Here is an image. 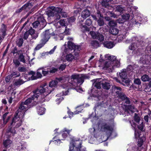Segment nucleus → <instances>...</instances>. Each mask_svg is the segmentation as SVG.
Returning <instances> with one entry per match:
<instances>
[{
    "instance_id": "nucleus-1",
    "label": "nucleus",
    "mask_w": 151,
    "mask_h": 151,
    "mask_svg": "<svg viewBox=\"0 0 151 151\" xmlns=\"http://www.w3.org/2000/svg\"><path fill=\"white\" fill-rule=\"evenodd\" d=\"M131 123V126L134 130V136L136 139L138 138V146L140 147L143 144L144 142L146 139V137L144 134H141V131H139L137 129V126L138 125L136 123L133 121L132 123L131 121L130 122Z\"/></svg>"
},
{
    "instance_id": "nucleus-2",
    "label": "nucleus",
    "mask_w": 151,
    "mask_h": 151,
    "mask_svg": "<svg viewBox=\"0 0 151 151\" xmlns=\"http://www.w3.org/2000/svg\"><path fill=\"white\" fill-rule=\"evenodd\" d=\"M87 76L84 74L80 75L73 74L70 76V83L72 85L78 86L79 84H82L84 81V79L87 78Z\"/></svg>"
},
{
    "instance_id": "nucleus-3",
    "label": "nucleus",
    "mask_w": 151,
    "mask_h": 151,
    "mask_svg": "<svg viewBox=\"0 0 151 151\" xmlns=\"http://www.w3.org/2000/svg\"><path fill=\"white\" fill-rule=\"evenodd\" d=\"M32 99L31 98H28L25 101L22 102L20 104L19 107V109L17 110L15 113L17 115H18L19 113L24 115L25 112L28 109V105L30 104L32 101Z\"/></svg>"
},
{
    "instance_id": "nucleus-4",
    "label": "nucleus",
    "mask_w": 151,
    "mask_h": 151,
    "mask_svg": "<svg viewBox=\"0 0 151 151\" xmlns=\"http://www.w3.org/2000/svg\"><path fill=\"white\" fill-rule=\"evenodd\" d=\"M19 119V118L18 115L15 114H14V117L12 119L11 122L9 123L8 126V128L7 129L8 132H10L13 134H15L16 133V130L15 129V127H14V125L15 123Z\"/></svg>"
},
{
    "instance_id": "nucleus-5",
    "label": "nucleus",
    "mask_w": 151,
    "mask_h": 151,
    "mask_svg": "<svg viewBox=\"0 0 151 151\" xmlns=\"http://www.w3.org/2000/svg\"><path fill=\"white\" fill-rule=\"evenodd\" d=\"M55 35V33L54 32H51L49 29L46 30L43 32L41 34L40 42L43 44H45L51 36Z\"/></svg>"
},
{
    "instance_id": "nucleus-6",
    "label": "nucleus",
    "mask_w": 151,
    "mask_h": 151,
    "mask_svg": "<svg viewBox=\"0 0 151 151\" xmlns=\"http://www.w3.org/2000/svg\"><path fill=\"white\" fill-rule=\"evenodd\" d=\"M47 23L45 19L43 16H41L37 18V20L32 24L33 27L34 28H37L39 25L42 28H44L46 25Z\"/></svg>"
},
{
    "instance_id": "nucleus-7",
    "label": "nucleus",
    "mask_w": 151,
    "mask_h": 151,
    "mask_svg": "<svg viewBox=\"0 0 151 151\" xmlns=\"http://www.w3.org/2000/svg\"><path fill=\"white\" fill-rule=\"evenodd\" d=\"M68 45L69 49L71 50H73L74 54L75 56L78 55L81 47V46L75 45L74 43L70 41L68 42Z\"/></svg>"
},
{
    "instance_id": "nucleus-8",
    "label": "nucleus",
    "mask_w": 151,
    "mask_h": 151,
    "mask_svg": "<svg viewBox=\"0 0 151 151\" xmlns=\"http://www.w3.org/2000/svg\"><path fill=\"white\" fill-rule=\"evenodd\" d=\"M33 105L36 106V108L37 113L42 115L45 113V109L42 106V102L41 101H37L34 102Z\"/></svg>"
},
{
    "instance_id": "nucleus-9",
    "label": "nucleus",
    "mask_w": 151,
    "mask_h": 151,
    "mask_svg": "<svg viewBox=\"0 0 151 151\" xmlns=\"http://www.w3.org/2000/svg\"><path fill=\"white\" fill-rule=\"evenodd\" d=\"M52 9L55 10L56 14H60L62 17H67V13L63 11V9L62 7H57L51 6Z\"/></svg>"
},
{
    "instance_id": "nucleus-10",
    "label": "nucleus",
    "mask_w": 151,
    "mask_h": 151,
    "mask_svg": "<svg viewBox=\"0 0 151 151\" xmlns=\"http://www.w3.org/2000/svg\"><path fill=\"white\" fill-rule=\"evenodd\" d=\"M32 3L28 2L23 5L21 8L17 9L15 13L17 14L19 13L23 10L27 12L32 7Z\"/></svg>"
},
{
    "instance_id": "nucleus-11",
    "label": "nucleus",
    "mask_w": 151,
    "mask_h": 151,
    "mask_svg": "<svg viewBox=\"0 0 151 151\" xmlns=\"http://www.w3.org/2000/svg\"><path fill=\"white\" fill-rule=\"evenodd\" d=\"M45 89L43 87L40 86L35 90V92L36 93H37L40 95L41 94L44 93V95L45 96H47L48 94L50 93L54 90V88H52V90H48L47 92H45Z\"/></svg>"
},
{
    "instance_id": "nucleus-12",
    "label": "nucleus",
    "mask_w": 151,
    "mask_h": 151,
    "mask_svg": "<svg viewBox=\"0 0 151 151\" xmlns=\"http://www.w3.org/2000/svg\"><path fill=\"white\" fill-rule=\"evenodd\" d=\"M119 76L122 80V81L126 84H129V81L127 78V73L125 70H122L119 72Z\"/></svg>"
},
{
    "instance_id": "nucleus-13",
    "label": "nucleus",
    "mask_w": 151,
    "mask_h": 151,
    "mask_svg": "<svg viewBox=\"0 0 151 151\" xmlns=\"http://www.w3.org/2000/svg\"><path fill=\"white\" fill-rule=\"evenodd\" d=\"M90 33L93 38L98 40L100 42L104 40V36L100 32L91 31Z\"/></svg>"
},
{
    "instance_id": "nucleus-14",
    "label": "nucleus",
    "mask_w": 151,
    "mask_h": 151,
    "mask_svg": "<svg viewBox=\"0 0 151 151\" xmlns=\"http://www.w3.org/2000/svg\"><path fill=\"white\" fill-rule=\"evenodd\" d=\"M73 146L76 147L77 151H86V148L81 146L82 142L80 140L76 141Z\"/></svg>"
},
{
    "instance_id": "nucleus-15",
    "label": "nucleus",
    "mask_w": 151,
    "mask_h": 151,
    "mask_svg": "<svg viewBox=\"0 0 151 151\" xmlns=\"http://www.w3.org/2000/svg\"><path fill=\"white\" fill-rule=\"evenodd\" d=\"M103 44L104 47L108 49H111L115 45L114 42L110 41H104Z\"/></svg>"
},
{
    "instance_id": "nucleus-16",
    "label": "nucleus",
    "mask_w": 151,
    "mask_h": 151,
    "mask_svg": "<svg viewBox=\"0 0 151 151\" xmlns=\"http://www.w3.org/2000/svg\"><path fill=\"white\" fill-rule=\"evenodd\" d=\"M91 14V12L90 11L86 8L83 10L82 12L81 16L83 18L85 19L87 17L90 16Z\"/></svg>"
},
{
    "instance_id": "nucleus-17",
    "label": "nucleus",
    "mask_w": 151,
    "mask_h": 151,
    "mask_svg": "<svg viewBox=\"0 0 151 151\" xmlns=\"http://www.w3.org/2000/svg\"><path fill=\"white\" fill-rule=\"evenodd\" d=\"M103 128L104 130L109 131V135L111 136L113 130V129L112 127L106 123H105L103 126Z\"/></svg>"
},
{
    "instance_id": "nucleus-18",
    "label": "nucleus",
    "mask_w": 151,
    "mask_h": 151,
    "mask_svg": "<svg viewBox=\"0 0 151 151\" xmlns=\"http://www.w3.org/2000/svg\"><path fill=\"white\" fill-rule=\"evenodd\" d=\"M91 16L93 19L95 20H97V18L103 17V15L102 14L101 12L99 10H97L95 14H92L91 15Z\"/></svg>"
},
{
    "instance_id": "nucleus-19",
    "label": "nucleus",
    "mask_w": 151,
    "mask_h": 151,
    "mask_svg": "<svg viewBox=\"0 0 151 151\" xmlns=\"http://www.w3.org/2000/svg\"><path fill=\"white\" fill-rule=\"evenodd\" d=\"M130 15L129 14H126L125 15H122V20L121 19H118V22L119 23H122L125 21L129 19Z\"/></svg>"
},
{
    "instance_id": "nucleus-20",
    "label": "nucleus",
    "mask_w": 151,
    "mask_h": 151,
    "mask_svg": "<svg viewBox=\"0 0 151 151\" xmlns=\"http://www.w3.org/2000/svg\"><path fill=\"white\" fill-rule=\"evenodd\" d=\"M137 37H134L132 39L133 41H135V42L136 43V46L137 47L139 46L141 47L143 46L144 45L143 41L142 40H137Z\"/></svg>"
},
{
    "instance_id": "nucleus-21",
    "label": "nucleus",
    "mask_w": 151,
    "mask_h": 151,
    "mask_svg": "<svg viewBox=\"0 0 151 151\" xmlns=\"http://www.w3.org/2000/svg\"><path fill=\"white\" fill-rule=\"evenodd\" d=\"M115 27H110L109 29V32L113 35H117L119 32V29Z\"/></svg>"
},
{
    "instance_id": "nucleus-22",
    "label": "nucleus",
    "mask_w": 151,
    "mask_h": 151,
    "mask_svg": "<svg viewBox=\"0 0 151 151\" xmlns=\"http://www.w3.org/2000/svg\"><path fill=\"white\" fill-rule=\"evenodd\" d=\"M113 91L117 95L122 91V89L120 87L116 86H113L112 88Z\"/></svg>"
},
{
    "instance_id": "nucleus-23",
    "label": "nucleus",
    "mask_w": 151,
    "mask_h": 151,
    "mask_svg": "<svg viewBox=\"0 0 151 151\" xmlns=\"http://www.w3.org/2000/svg\"><path fill=\"white\" fill-rule=\"evenodd\" d=\"M101 85L103 88L105 89L108 90L111 87V85H110V83L106 82L104 81L101 83Z\"/></svg>"
},
{
    "instance_id": "nucleus-24",
    "label": "nucleus",
    "mask_w": 151,
    "mask_h": 151,
    "mask_svg": "<svg viewBox=\"0 0 151 151\" xmlns=\"http://www.w3.org/2000/svg\"><path fill=\"white\" fill-rule=\"evenodd\" d=\"M50 9L48 10L46 14L48 16V17H53L56 14L55 12V10L52 9L51 6L49 7Z\"/></svg>"
},
{
    "instance_id": "nucleus-25",
    "label": "nucleus",
    "mask_w": 151,
    "mask_h": 151,
    "mask_svg": "<svg viewBox=\"0 0 151 151\" xmlns=\"http://www.w3.org/2000/svg\"><path fill=\"white\" fill-rule=\"evenodd\" d=\"M41 70H42V69L40 68L37 71L36 73V76H34V75L32 76L31 77V79L32 80H36L37 78H41L42 77V75L41 74V72H39V71Z\"/></svg>"
},
{
    "instance_id": "nucleus-26",
    "label": "nucleus",
    "mask_w": 151,
    "mask_h": 151,
    "mask_svg": "<svg viewBox=\"0 0 151 151\" xmlns=\"http://www.w3.org/2000/svg\"><path fill=\"white\" fill-rule=\"evenodd\" d=\"M125 109V111H130L131 112H134V107L132 105H124Z\"/></svg>"
},
{
    "instance_id": "nucleus-27",
    "label": "nucleus",
    "mask_w": 151,
    "mask_h": 151,
    "mask_svg": "<svg viewBox=\"0 0 151 151\" xmlns=\"http://www.w3.org/2000/svg\"><path fill=\"white\" fill-rule=\"evenodd\" d=\"M18 116L19 118V119L16 122H17V123L16 124V126L15 127L17 128L19 127L22 125V121L21 120H20V119L22 117H22L23 118L24 116V115L23 116V114H22V113L21 114L19 113L18 114Z\"/></svg>"
},
{
    "instance_id": "nucleus-28",
    "label": "nucleus",
    "mask_w": 151,
    "mask_h": 151,
    "mask_svg": "<svg viewBox=\"0 0 151 151\" xmlns=\"http://www.w3.org/2000/svg\"><path fill=\"white\" fill-rule=\"evenodd\" d=\"M63 133L62 134V137L63 138V139H62V140H64L68 136L70 132V130H67L66 128H64L63 130Z\"/></svg>"
},
{
    "instance_id": "nucleus-29",
    "label": "nucleus",
    "mask_w": 151,
    "mask_h": 151,
    "mask_svg": "<svg viewBox=\"0 0 151 151\" xmlns=\"http://www.w3.org/2000/svg\"><path fill=\"white\" fill-rule=\"evenodd\" d=\"M12 142V141L9 139H7L3 142V145L5 147L8 148L10 147Z\"/></svg>"
},
{
    "instance_id": "nucleus-30",
    "label": "nucleus",
    "mask_w": 151,
    "mask_h": 151,
    "mask_svg": "<svg viewBox=\"0 0 151 151\" xmlns=\"http://www.w3.org/2000/svg\"><path fill=\"white\" fill-rule=\"evenodd\" d=\"M91 46L93 48H96L99 47V42L96 40H93L91 41Z\"/></svg>"
},
{
    "instance_id": "nucleus-31",
    "label": "nucleus",
    "mask_w": 151,
    "mask_h": 151,
    "mask_svg": "<svg viewBox=\"0 0 151 151\" xmlns=\"http://www.w3.org/2000/svg\"><path fill=\"white\" fill-rule=\"evenodd\" d=\"M83 109V106L82 105H80L77 106L76 107V110L73 112H72V114H78L80 113L82 111Z\"/></svg>"
},
{
    "instance_id": "nucleus-32",
    "label": "nucleus",
    "mask_w": 151,
    "mask_h": 151,
    "mask_svg": "<svg viewBox=\"0 0 151 151\" xmlns=\"http://www.w3.org/2000/svg\"><path fill=\"white\" fill-rule=\"evenodd\" d=\"M141 79L143 82L149 81L150 79L149 76L147 74H144L141 76Z\"/></svg>"
},
{
    "instance_id": "nucleus-33",
    "label": "nucleus",
    "mask_w": 151,
    "mask_h": 151,
    "mask_svg": "<svg viewBox=\"0 0 151 151\" xmlns=\"http://www.w3.org/2000/svg\"><path fill=\"white\" fill-rule=\"evenodd\" d=\"M101 81H96L93 83V85L96 87V88L99 89L101 88Z\"/></svg>"
},
{
    "instance_id": "nucleus-34",
    "label": "nucleus",
    "mask_w": 151,
    "mask_h": 151,
    "mask_svg": "<svg viewBox=\"0 0 151 151\" xmlns=\"http://www.w3.org/2000/svg\"><path fill=\"white\" fill-rule=\"evenodd\" d=\"M108 25L110 27H116L117 22L116 21L114 20H111L109 21Z\"/></svg>"
},
{
    "instance_id": "nucleus-35",
    "label": "nucleus",
    "mask_w": 151,
    "mask_h": 151,
    "mask_svg": "<svg viewBox=\"0 0 151 151\" xmlns=\"http://www.w3.org/2000/svg\"><path fill=\"white\" fill-rule=\"evenodd\" d=\"M117 95L119 98L121 99L122 101L125 100L126 98V95L124 93L122 92L120 93Z\"/></svg>"
},
{
    "instance_id": "nucleus-36",
    "label": "nucleus",
    "mask_w": 151,
    "mask_h": 151,
    "mask_svg": "<svg viewBox=\"0 0 151 151\" xmlns=\"http://www.w3.org/2000/svg\"><path fill=\"white\" fill-rule=\"evenodd\" d=\"M65 58L67 61H71L74 59V56L73 55L69 54L66 55Z\"/></svg>"
},
{
    "instance_id": "nucleus-37",
    "label": "nucleus",
    "mask_w": 151,
    "mask_h": 151,
    "mask_svg": "<svg viewBox=\"0 0 151 151\" xmlns=\"http://www.w3.org/2000/svg\"><path fill=\"white\" fill-rule=\"evenodd\" d=\"M33 93L34 94L31 98H32V100H33L34 101V102H36V101H35V100H37L39 96V95L37 93H36L35 92V91H33Z\"/></svg>"
},
{
    "instance_id": "nucleus-38",
    "label": "nucleus",
    "mask_w": 151,
    "mask_h": 151,
    "mask_svg": "<svg viewBox=\"0 0 151 151\" xmlns=\"http://www.w3.org/2000/svg\"><path fill=\"white\" fill-rule=\"evenodd\" d=\"M81 30L84 33L89 31V29L86 25H83L81 27Z\"/></svg>"
},
{
    "instance_id": "nucleus-39",
    "label": "nucleus",
    "mask_w": 151,
    "mask_h": 151,
    "mask_svg": "<svg viewBox=\"0 0 151 151\" xmlns=\"http://www.w3.org/2000/svg\"><path fill=\"white\" fill-rule=\"evenodd\" d=\"M18 59L20 61L24 63H26L24 56L22 53L20 54V55H19Z\"/></svg>"
},
{
    "instance_id": "nucleus-40",
    "label": "nucleus",
    "mask_w": 151,
    "mask_h": 151,
    "mask_svg": "<svg viewBox=\"0 0 151 151\" xmlns=\"http://www.w3.org/2000/svg\"><path fill=\"white\" fill-rule=\"evenodd\" d=\"M58 82L56 81H54L50 82L49 86L51 88L55 87L58 84Z\"/></svg>"
},
{
    "instance_id": "nucleus-41",
    "label": "nucleus",
    "mask_w": 151,
    "mask_h": 151,
    "mask_svg": "<svg viewBox=\"0 0 151 151\" xmlns=\"http://www.w3.org/2000/svg\"><path fill=\"white\" fill-rule=\"evenodd\" d=\"M24 83V81L22 80L19 79V80L15 81L14 83L15 86H20L23 84Z\"/></svg>"
},
{
    "instance_id": "nucleus-42",
    "label": "nucleus",
    "mask_w": 151,
    "mask_h": 151,
    "mask_svg": "<svg viewBox=\"0 0 151 151\" xmlns=\"http://www.w3.org/2000/svg\"><path fill=\"white\" fill-rule=\"evenodd\" d=\"M134 121L137 123H139L140 120V118L139 116L138 115L137 113L134 114Z\"/></svg>"
},
{
    "instance_id": "nucleus-43",
    "label": "nucleus",
    "mask_w": 151,
    "mask_h": 151,
    "mask_svg": "<svg viewBox=\"0 0 151 151\" xmlns=\"http://www.w3.org/2000/svg\"><path fill=\"white\" fill-rule=\"evenodd\" d=\"M101 4L102 6L106 8H108L109 7V5L108 3H106V2L105 1H104V0H102Z\"/></svg>"
},
{
    "instance_id": "nucleus-44",
    "label": "nucleus",
    "mask_w": 151,
    "mask_h": 151,
    "mask_svg": "<svg viewBox=\"0 0 151 151\" xmlns=\"http://www.w3.org/2000/svg\"><path fill=\"white\" fill-rule=\"evenodd\" d=\"M98 24L100 26H103L104 24V20L102 19L99 18V19L97 20Z\"/></svg>"
},
{
    "instance_id": "nucleus-45",
    "label": "nucleus",
    "mask_w": 151,
    "mask_h": 151,
    "mask_svg": "<svg viewBox=\"0 0 151 151\" xmlns=\"http://www.w3.org/2000/svg\"><path fill=\"white\" fill-rule=\"evenodd\" d=\"M138 128V129L139 131H141V133L142 132L143 130L144 129V125L143 124V122H142L139 125H138L137 126V127Z\"/></svg>"
},
{
    "instance_id": "nucleus-46",
    "label": "nucleus",
    "mask_w": 151,
    "mask_h": 151,
    "mask_svg": "<svg viewBox=\"0 0 151 151\" xmlns=\"http://www.w3.org/2000/svg\"><path fill=\"white\" fill-rule=\"evenodd\" d=\"M134 83L135 84L140 85L141 83V82L139 78H135L134 81Z\"/></svg>"
},
{
    "instance_id": "nucleus-47",
    "label": "nucleus",
    "mask_w": 151,
    "mask_h": 151,
    "mask_svg": "<svg viewBox=\"0 0 151 151\" xmlns=\"http://www.w3.org/2000/svg\"><path fill=\"white\" fill-rule=\"evenodd\" d=\"M146 57V55L143 56L140 58L139 61L142 64H144L146 63V60L145 57Z\"/></svg>"
},
{
    "instance_id": "nucleus-48",
    "label": "nucleus",
    "mask_w": 151,
    "mask_h": 151,
    "mask_svg": "<svg viewBox=\"0 0 151 151\" xmlns=\"http://www.w3.org/2000/svg\"><path fill=\"white\" fill-rule=\"evenodd\" d=\"M55 137H54L52 140L50 141V142L52 141L54 142V143L57 145L60 144L61 143V140L60 139H57L56 140H55Z\"/></svg>"
},
{
    "instance_id": "nucleus-49",
    "label": "nucleus",
    "mask_w": 151,
    "mask_h": 151,
    "mask_svg": "<svg viewBox=\"0 0 151 151\" xmlns=\"http://www.w3.org/2000/svg\"><path fill=\"white\" fill-rule=\"evenodd\" d=\"M23 43V39L22 38H20L19 39V41H18V42L17 43V45L19 47H21L22 46Z\"/></svg>"
},
{
    "instance_id": "nucleus-50",
    "label": "nucleus",
    "mask_w": 151,
    "mask_h": 151,
    "mask_svg": "<svg viewBox=\"0 0 151 151\" xmlns=\"http://www.w3.org/2000/svg\"><path fill=\"white\" fill-rule=\"evenodd\" d=\"M66 65L65 63L61 64L60 67L58 68V69L59 70H61V71H63L66 68Z\"/></svg>"
},
{
    "instance_id": "nucleus-51",
    "label": "nucleus",
    "mask_w": 151,
    "mask_h": 151,
    "mask_svg": "<svg viewBox=\"0 0 151 151\" xmlns=\"http://www.w3.org/2000/svg\"><path fill=\"white\" fill-rule=\"evenodd\" d=\"M13 63L15 65L16 68L18 67L20 64V63L19 61L17 59H16L13 60Z\"/></svg>"
},
{
    "instance_id": "nucleus-52",
    "label": "nucleus",
    "mask_w": 151,
    "mask_h": 151,
    "mask_svg": "<svg viewBox=\"0 0 151 151\" xmlns=\"http://www.w3.org/2000/svg\"><path fill=\"white\" fill-rule=\"evenodd\" d=\"M18 70L21 72H25L27 70L26 68L24 67H19L18 68Z\"/></svg>"
},
{
    "instance_id": "nucleus-53",
    "label": "nucleus",
    "mask_w": 151,
    "mask_h": 151,
    "mask_svg": "<svg viewBox=\"0 0 151 151\" xmlns=\"http://www.w3.org/2000/svg\"><path fill=\"white\" fill-rule=\"evenodd\" d=\"M45 44H43L42 43H41L40 44H38L36 46V47L35 48V50H37L40 49L41 48H42L44 45Z\"/></svg>"
},
{
    "instance_id": "nucleus-54",
    "label": "nucleus",
    "mask_w": 151,
    "mask_h": 151,
    "mask_svg": "<svg viewBox=\"0 0 151 151\" xmlns=\"http://www.w3.org/2000/svg\"><path fill=\"white\" fill-rule=\"evenodd\" d=\"M29 35H32L35 33V30L32 27H30L29 29L27 31Z\"/></svg>"
},
{
    "instance_id": "nucleus-55",
    "label": "nucleus",
    "mask_w": 151,
    "mask_h": 151,
    "mask_svg": "<svg viewBox=\"0 0 151 151\" xmlns=\"http://www.w3.org/2000/svg\"><path fill=\"white\" fill-rule=\"evenodd\" d=\"M116 10L117 11L120 13L122 12L124 10V8L120 5L116 7Z\"/></svg>"
},
{
    "instance_id": "nucleus-56",
    "label": "nucleus",
    "mask_w": 151,
    "mask_h": 151,
    "mask_svg": "<svg viewBox=\"0 0 151 151\" xmlns=\"http://www.w3.org/2000/svg\"><path fill=\"white\" fill-rule=\"evenodd\" d=\"M136 43L135 42H133L131 45L129 47V48L131 50H134L135 48V46H136Z\"/></svg>"
},
{
    "instance_id": "nucleus-57",
    "label": "nucleus",
    "mask_w": 151,
    "mask_h": 151,
    "mask_svg": "<svg viewBox=\"0 0 151 151\" xmlns=\"http://www.w3.org/2000/svg\"><path fill=\"white\" fill-rule=\"evenodd\" d=\"M92 21L90 19H87L86 21V24L88 26H90L92 24Z\"/></svg>"
},
{
    "instance_id": "nucleus-58",
    "label": "nucleus",
    "mask_w": 151,
    "mask_h": 151,
    "mask_svg": "<svg viewBox=\"0 0 151 151\" xmlns=\"http://www.w3.org/2000/svg\"><path fill=\"white\" fill-rule=\"evenodd\" d=\"M13 77L14 76H15L14 77H19L20 76V73L18 74V72L17 71L13 72L11 73Z\"/></svg>"
},
{
    "instance_id": "nucleus-59",
    "label": "nucleus",
    "mask_w": 151,
    "mask_h": 151,
    "mask_svg": "<svg viewBox=\"0 0 151 151\" xmlns=\"http://www.w3.org/2000/svg\"><path fill=\"white\" fill-rule=\"evenodd\" d=\"M58 71V68H55L54 67H52L51 68V69L49 71L50 73H55L57 72Z\"/></svg>"
},
{
    "instance_id": "nucleus-60",
    "label": "nucleus",
    "mask_w": 151,
    "mask_h": 151,
    "mask_svg": "<svg viewBox=\"0 0 151 151\" xmlns=\"http://www.w3.org/2000/svg\"><path fill=\"white\" fill-rule=\"evenodd\" d=\"M116 58V57L115 56H109L108 59L111 62L114 61Z\"/></svg>"
},
{
    "instance_id": "nucleus-61",
    "label": "nucleus",
    "mask_w": 151,
    "mask_h": 151,
    "mask_svg": "<svg viewBox=\"0 0 151 151\" xmlns=\"http://www.w3.org/2000/svg\"><path fill=\"white\" fill-rule=\"evenodd\" d=\"M11 116H9L7 117L6 119H5L4 120H3L4 121V124L5 125H6L7 123L9 122V120L11 119Z\"/></svg>"
},
{
    "instance_id": "nucleus-62",
    "label": "nucleus",
    "mask_w": 151,
    "mask_h": 151,
    "mask_svg": "<svg viewBox=\"0 0 151 151\" xmlns=\"http://www.w3.org/2000/svg\"><path fill=\"white\" fill-rule=\"evenodd\" d=\"M7 27L6 25L4 24H2V26L1 29V32L6 31L7 30Z\"/></svg>"
},
{
    "instance_id": "nucleus-63",
    "label": "nucleus",
    "mask_w": 151,
    "mask_h": 151,
    "mask_svg": "<svg viewBox=\"0 0 151 151\" xmlns=\"http://www.w3.org/2000/svg\"><path fill=\"white\" fill-rule=\"evenodd\" d=\"M132 23L133 24L137 25V27H138V26H140V24H141V23L139 22L138 21H137L136 20H133L132 21Z\"/></svg>"
},
{
    "instance_id": "nucleus-64",
    "label": "nucleus",
    "mask_w": 151,
    "mask_h": 151,
    "mask_svg": "<svg viewBox=\"0 0 151 151\" xmlns=\"http://www.w3.org/2000/svg\"><path fill=\"white\" fill-rule=\"evenodd\" d=\"M76 19L74 16H72L69 18V22H73L75 21Z\"/></svg>"
}]
</instances>
